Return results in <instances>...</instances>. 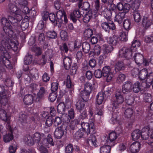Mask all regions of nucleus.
I'll return each mask as SVG.
<instances>
[{"instance_id": "6ab92c4d", "label": "nucleus", "mask_w": 153, "mask_h": 153, "mask_svg": "<svg viewBox=\"0 0 153 153\" xmlns=\"http://www.w3.org/2000/svg\"><path fill=\"white\" fill-rule=\"evenodd\" d=\"M125 16L124 13L119 12L116 14L114 18V21L117 22L119 24H121L123 19L125 18Z\"/></svg>"}, {"instance_id": "37998d69", "label": "nucleus", "mask_w": 153, "mask_h": 153, "mask_svg": "<svg viewBox=\"0 0 153 153\" xmlns=\"http://www.w3.org/2000/svg\"><path fill=\"white\" fill-rule=\"evenodd\" d=\"M47 36L51 39H55L57 37L56 33L54 31H48L46 32Z\"/></svg>"}, {"instance_id": "49530a36", "label": "nucleus", "mask_w": 153, "mask_h": 153, "mask_svg": "<svg viewBox=\"0 0 153 153\" xmlns=\"http://www.w3.org/2000/svg\"><path fill=\"white\" fill-rule=\"evenodd\" d=\"M0 100V103L3 105L5 106L7 104L8 102V99L7 97L6 94H5L1 96Z\"/></svg>"}, {"instance_id": "4d7b16f0", "label": "nucleus", "mask_w": 153, "mask_h": 153, "mask_svg": "<svg viewBox=\"0 0 153 153\" xmlns=\"http://www.w3.org/2000/svg\"><path fill=\"white\" fill-rule=\"evenodd\" d=\"M140 4V1L139 0H135L132 4V7L134 10H137L138 9Z\"/></svg>"}, {"instance_id": "473e14b6", "label": "nucleus", "mask_w": 153, "mask_h": 153, "mask_svg": "<svg viewBox=\"0 0 153 153\" xmlns=\"http://www.w3.org/2000/svg\"><path fill=\"white\" fill-rule=\"evenodd\" d=\"M148 71L146 69L141 70L139 73V77L140 79L144 80L146 78Z\"/></svg>"}, {"instance_id": "f3484780", "label": "nucleus", "mask_w": 153, "mask_h": 153, "mask_svg": "<svg viewBox=\"0 0 153 153\" xmlns=\"http://www.w3.org/2000/svg\"><path fill=\"white\" fill-rule=\"evenodd\" d=\"M115 70L116 71L124 70L126 65L122 61H118L114 64Z\"/></svg>"}, {"instance_id": "393cba45", "label": "nucleus", "mask_w": 153, "mask_h": 153, "mask_svg": "<svg viewBox=\"0 0 153 153\" xmlns=\"http://www.w3.org/2000/svg\"><path fill=\"white\" fill-rule=\"evenodd\" d=\"M144 57L142 54L137 53L134 56V59L137 64H142L143 62Z\"/></svg>"}, {"instance_id": "f257e3e1", "label": "nucleus", "mask_w": 153, "mask_h": 153, "mask_svg": "<svg viewBox=\"0 0 153 153\" xmlns=\"http://www.w3.org/2000/svg\"><path fill=\"white\" fill-rule=\"evenodd\" d=\"M44 134H26L25 136L24 140L26 144L28 146H31L35 143L37 144L38 149L41 153H48V149L45 147L42 142L43 140L46 139L42 138Z\"/></svg>"}, {"instance_id": "7ed1b4c3", "label": "nucleus", "mask_w": 153, "mask_h": 153, "mask_svg": "<svg viewBox=\"0 0 153 153\" xmlns=\"http://www.w3.org/2000/svg\"><path fill=\"white\" fill-rule=\"evenodd\" d=\"M2 36L0 42V51L1 47L4 51H6L7 53H9L8 50L11 49L14 51H17L18 42L13 41L12 38L7 37L6 36Z\"/></svg>"}, {"instance_id": "ea45409f", "label": "nucleus", "mask_w": 153, "mask_h": 153, "mask_svg": "<svg viewBox=\"0 0 153 153\" xmlns=\"http://www.w3.org/2000/svg\"><path fill=\"white\" fill-rule=\"evenodd\" d=\"M80 120L79 119H75L72 120L69 124L70 128H74L77 125L79 124Z\"/></svg>"}, {"instance_id": "4be33fe9", "label": "nucleus", "mask_w": 153, "mask_h": 153, "mask_svg": "<svg viewBox=\"0 0 153 153\" xmlns=\"http://www.w3.org/2000/svg\"><path fill=\"white\" fill-rule=\"evenodd\" d=\"M66 85L68 88H71V89L69 91V93L70 94L71 96H74V91L73 89L72 88L74 85L71 83L69 75H68L67 76Z\"/></svg>"}, {"instance_id": "a211bd4d", "label": "nucleus", "mask_w": 153, "mask_h": 153, "mask_svg": "<svg viewBox=\"0 0 153 153\" xmlns=\"http://www.w3.org/2000/svg\"><path fill=\"white\" fill-rule=\"evenodd\" d=\"M119 36L114 35L112 36L109 37L107 40L108 43L112 46H116L118 42Z\"/></svg>"}, {"instance_id": "13d9d810", "label": "nucleus", "mask_w": 153, "mask_h": 153, "mask_svg": "<svg viewBox=\"0 0 153 153\" xmlns=\"http://www.w3.org/2000/svg\"><path fill=\"white\" fill-rule=\"evenodd\" d=\"M60 36L63 40L65 41L68 39V35L67 32L62 30L60 33Z\"/></svg>"}, {"instance_id": "5701e85b", "label": "nucleus", "mask_w": 153, "mask_h": 153, "mask_svg": "<svg viewBox=\"0 0 153 153\" xmlns=\"http://www.w3.org/2000/svg\"><path fill=\"white\" fill-rule=\"evenodd\" d=\"M78 7L79 8H81L83 10L88 11L90 9V5L88 1H79L78 3Z\"/></svg>"}, {"instance_id": "a18cd8bd", "label": "nucleus", "mask_w": 153, "mask_h": 153, "mask_svg": "<svg viewBox=\"0 0 153 153\" xmlns=\"http://www.w3.org/2000/svg\"><path fill=\"white\" fill-rule=\"evenodd\" d=\"M133 110L131 108H128L125 110L124 115L125 117L127 118H130L133 113Z\"/></svg>"}, {"instance_id": "0e129e2a", "label": "nucleus", "mask_w": 153, "mask_h": 153, "mask_svg": "<svg viewBox=\"0 0 153 153\" xmlns=\"http://www.w3.org/2000/svg\"><path fill=\"white\" fill-rule=\"evenodd\" d=\"M27 117L22 113H20L19 115V120L22 123H26L27 121Z\"/></svg>"}, {"instance_id": "9b49d317", "label": "nucleus", "mask_w": 153, "mask_h": 153, "mask_svg": "<svg viewBox=\"0 0 153 153\" xmlns=\"http://www.w3.org/2000/svg\"><path fill=\"white\" fill-rule=\"evenodd\" d=\"M56 17L58 22L60 23H63V21L65 23L68 22L66 15L63 10H60L57 12Z\"/></svg>"}, {"instance_id": "dca6fc26", "label": "nucleus", "mask_w": 153, "mask_h": 153, "mask_svg": "<svg viewBox=\"0 0 153 153\" xmlns=\"http://www.w3.org/2000/svg\"><path fill=\"white\" fill-rule=\"evenodd\" d=\"M86 143L89 145L90 144L97 147L98 146V143L96 138L94 134H90L87 141Z\"/></svg>"}, {"instance_id": "39448f33", "label": "nucleus", "mask_w": 153, "mask_h": 153, "mask_svg": "<svg viewBox=\"0 0 153 153\" xmlns=\"http://www.w3.org/2000/svg\"><path fill=\"white\" fill-rule=\"evenodd\" d=\"M108 137H106L104 135L102 136L101 140V142H105V144L110 145L111 146H114L117 143L122 142L123 139V134H108Z\"/></svg>"}, {"instance_id": "603ef678", "label": "nucleus", "mask_w": 153, "mask_h": 153, "mask_svg": "<svg viewBox=\"0 0 153 153\" xmlns=\"http://www.w3.org/2000/svg\"><path fill=\"white\" fill-rule=\"evenodd\" d=\"M143 98L145 102H151L152 100L151 95L149 93H145L143 95Z\"/></svg>"}, {"instance_id": "c85d7f7f", "label": "nucleus", "mask_w": 153, "mask_h": 153, "mask_svg": "<svg viewBox=\"0 0 153 153\" xmlns=\"http://www.w3.org/2000/svg\"><path fill=\"white\" fill-rule=\"evenodd\" d=\"M67 128L65 126H61L56 128L55 131V133L59 134H66L69 132L67 131Z\"/></svg>"}, {"instance_id": "ddd939ff", "label": "nucleus", "mask_w": 153, "mask_h": 153, "mask_svg": "<svg viewBox=\"0 0 153 153\" xmlns=\"http://www.w3.org/2000/svg\"><path fill=\"white\" fill-rule=\"evenodd\" d=\"M117 9L120 11H123V13H128L131 9V6L130 4L126 3L123 4L120 2L117 4Z\"/></svg>"}, {"instance_id": "58836bf2", "label": "nucleus", "mask_w": 153, "mask_h": 153, "mask_svg": "<svg viewBox=\"0 0 153 153\" xmlns=\"http://www.w3.org/2000/svg\"><path fill=\"white\" fill-rule=\"evenodd\" d=\"M83 51L85 53H88L90 50V45L87 42H84L82 45Z\"/></svg>"}, {"instance_id": "f704fd0d", "label": "nucleus", "mask_w": 153, "mask_h": 153, "mask_svg": "<svg viewBox=\"0 0 153 153\" xmlns=\"http://www.w3.org/2000/svg\"><path fill=\"white\" fill-rule=\"evenodd\" d=\"M104 93L99 92L96 96V102L98 105L101 104L104 99Z\"/></svg>"}, {"instance_id": "3c124183", "label": "nucleus", "mask_w": 153, "mask_h": 153, "mask_svg": "<svg viewBox=\"0 0 153 153\" xmlns=\"http://www.w3.org/2000/svg\"><path fill=\"white\" fill-rule=\"evenodd\" d=\"M126 76L124 74H121L118 75L116 80L117 82L121 83L125 80Z\"/></svg>"}, {"instance_id": "6e6552de", "label": "nucleus", "mask_w": 153, "mask_h": 153, "mask_svg": "<svg viewBox=\"0 0 153 153\" xmlns=\"http://www.w3.org/2000/svg\"><path fill=\"white\" fill-rule=\"evenodd\" d=\"M133 52L131 51V48L123 47L119 51V56L121 57L129 59L131 57L132 53Z\"/></svg>"}, {"instance_id": "864d4df0", "label": "nucleus", "mask_w": 153, "mask_h": 153, "mask_svg": "<svg viewBox=\"0 0 153 153\" xmlns=\"http://www.w3.org/2000/svg\"><path fill=\"white\" fill-rule=\"evenodd\" d=\"M103 49L104 51L107 53H111L113 50V47L111 45H103Z\"/></svg>"}, {"instance_id": "052dcab7", "label": "nucleus", "mask_w": 153, "mask_h": 153, "mask_svg": "<svg viewBox=\"0 0 153 153\" xmlns=\"http://www.w3.org/2000/svg\"><path fill=\"white\" fill-rule=\"evenodd\" d=\"M109 22H104L102 23L101 26L105 31L109 32L110 30Z\"/></svg>"}, {"instance_id": "423d86ee", "label": "nucleus", "mask_w": 153, "mask_h": 153, "mask_svg": "<svg viewBox=\"0 0 153 153\" xmlns=\"http://www.w3.org/2000/svg\"><path fill=\"white\" fill-rule=\"evenodd\" d=\"M115 98L112 101V105L113 108L116 109L119 107L124 102V99L123 96L122 94L121 91L117 90L116 91L115 94Z\"/></svg>"}, {"instance_id": "c9c22d12", "label": "nucleus", "mask_w": 153, "mask_h": 153, "mask_svg": "<svg viewBox=\"0 0 153 153\" xmlns=\"http://www.w3.org/2000/svg\"><path fill=\"white\" fill-rule=\"evenodd\" d=\"M32 51L35 53V55L39 56L42 53V49L40 47L36 45L33 46L31 48Z\"/></svg>"}, {"instance_id": "6e6d98bb", "label": "nucleus", "mask_w": 153, "mask_h": 153, "mask_svg": "<svg viewBox=\"0 0 153 153\" xmlns=\"http://www.w3.org/2000/svg\"><path fill=\"white\" fill-rule=\"evenodd\" d=\"M49 18L52 23L56 22V24L58 23V20L56 19L55 15L53 13H51L49 14Z\"/></svg>"}, {"instance_id": "774afa93", "label": "nucleus", "mask_w": 153, "mask_h": 153, "mask_svg": "<svg viewBox=\"0 0 153 153\" xmlns=\"http://www.w3.org/2000/svg\"><path fill=\"white\" fill-rule=\"evenodd\" d=\"M74 150V148L72 145L69 144L65 148V152L66 153H72Z\"/></svg>"}, {"instance_id": "cd10ccee", "label": "nucleus", "mask_w": 153, "mask_h": 153, "mask_svg": "<svg viewBox=\"0 0 153 153\" xmlns=\"http://www.w3.org/2000/svg\"><path fill=\"white\" fill-rule=\"evenodd\" d=\"M111 149L110 145L107 144L101 146L100 148V153H110Z\"/></svg>"}, {"instance_id": "c03bdc74", "label": "nucleus", "mask_w": 153, "mask_h": 153, "mask_svg": "<svg viewBox=\"0 0 153 153\" xmlns=\"http://www.w3.org/2000/svg\"><path fill=\"white\" fill-rule=\"evenodd\" d=\"M92 89L93 87L91 83L87 82L85 84L84 91L91 93Z\"/></svg>"}, {"instance_id": "338daca9", "label": "nucleus", "mask_w": 153, "mask_h": 153, "mask_svg": "<svg viewBox=\"0 0 153 153\" xmlns=\"http://www.w3.org/2000/svg\"><path fill=\"white\" fill-rule=\"evenodd\" d=\"M94 75L96 78H100L103 76L102 71L99 69L95 71Z\"/></svg>"}, {"instance_id": "20e7f679", "label": "nucleus", "mask_w": 153, "mask_h": 153, "mask_svg": "<svg viewBox=\"0 0 153 153\" xmlns=\"http://www.w3.org/2000/svg\"><path fill=\"white\" fill-rule=\"evenodd\" d=\"M132 140H137L133 143L130 146V149L132 153H137L140 148V143L139 140L141 138L142 140H147L152 139L153 140V134H131Z\"/></svg>"}, {"instance_id": "e433bc0d", "label": "nucleus", "mask_w": 153, "mask_h": 153, "mask_svg": "<svg viewBox=\"0 0 153 153\" xmlns=\"http://www.w3.org/2000/svg\"><path fill=\"white\" fill-rule=\"evenodd\" d=\"M105 18L108 20L110 19L112 15V12L110 10L108 9H105L102 11Z\"/></svg>"}, {"instance_id": "2eb2a0df", "label": "nucleus", "mask_w": 153, "mask_h": 153, "mask_svg": "<svg viewBox=\"0 0 153 153\" xmlns=\"http://www.w3.org/2000/svg\"><path fill=\"white\" fill-rule=\"evenodd\" d=\"M81 125L82 128L79 130V131H81L82 130L83 131H86V130L88 131L89 130V131L88 133H91V134H94L95 133L94 129L92 127H91V128H89V125L88 123L83 122L81 123Z\"/></svg>"}, {"instance_id": "680f3d73", "label": "nucleus", "mask_w": 153, "mask_h": 153, "mask_svg": "<svg viewBox=\"0 0 153 153\" xmlns=\"http://www.w3.org/2000/svg\"><path fill=\"white\" fill-rule=\"evenodd\" d=\"M145 42L147 43H152L153 42V34H152L146 36Z\"/></svg>"}, {"instance_id": "8fccbe9b", "label": "nucleus", "mask_w": 153, "mask_h": 153, "mask_svg": "<svg viewBox=\"0 0 153 153\" xmlns=\"http://www.w3.org/2000/svg\"><path fill=\"white\" fill-rule=\"evenodd\" d=\"M131 24V21L128 19H125L123 22V27L126 30H128L130 29Z\"/></svg>"}, {"instance_id": "b1692460", "label": "nucleus", "mask_w": 153, "mask_h": 153, "mask_svg": "<svg viewBox=\"0 0 153 153\" xmlns=\"http://www.w3.org/2000/svg\"><path fill=\"white\" fill-rule=\"evenodd\" d=\"M101 51V48L99 45H95L94 48V51H91L89 54V57L93 56L95 54L99 55Z\"/></svg>"}, {"instance_id": "a878e982", "label": "nucleus", "mask_w": 153, "mask_h": 153, "mask_svg": "<svg viewBox=\"0 0 153 153\" xmlns=\"http://www.w3.org/2000/svg\"><path fill=\"white\" fill-rule=\"evenodd\" d=\"M33 96L31 94L26 95L24 98L23 101L25 104L27 105L32 104L33 101Z\"/></svg>"}, {"instance_id": "f03ea898", "label": "nucleus", "mask_w": 153, "mask_h": 153, "mask_svg": "<svg viewBox=\"0 0 153 153\" xmlns=\"http://www.w3.org/2000/svg\"><path fill=\"white\" fill-rule=\"evenodd\" d=\"M7 12L11 15H14L16 18L11 15H8L7 18L10 22L13 25H18V22L22 19V12L19 7H18L16 4L10 2L8 5Z\"/></svg>"}, {"instance_id": "69168bd1", "label": "nucleus", "mask_w": 153, "mask_h": 153, "mask_svg": "<svg viewBox=\"0 0 153 153\" xmlns=\"http://www.w3.org/2000/svg\"><path fill=\"white\" fill-rule=\"evenodd\" d=\"M120 39L121 41H126L127 40V34L123 32L120 33Z\"/></svg>"}, {"instance_id": "9d476101", "label": "nucleus", "mask_w": 153, "mask_h": 153, "mask_svg": "<svg viewBox=\"0 0 153 153\" xmlns=\"http://www.w3.org/2000/svg\"><path fill=\"white\" fill-rule=\"evenodd\" d=\"M3 30L5 33V34L1 33L0 37V42H1V39L2 37V35L6 36L7 37L11 38L13 37L14 36V33H13L12 29V27L10 25H7L4 26L3 27Z\"/></svg>"}, {"instance_id": "f8f14e48", "label": "nucleus", "mask_w": 153, "mask_h": 153, "mask_svg": "<svg viewBox=\"0 0 153 153\" xmlns=\"http://www.w3.org/2000/svg\"><path fill=\"white\" fill-rule=\"evenodd\" d=\"M132 83L131 82L128 81L125 82L122 86V92L124 94H129L132 90Z\"/></svg>"}, {"instance_id": "412c9836", "label": "nucleus", "mask_w": 153, "mask_h": 153, "mask_svg": "<svg viewBox=\"0 0 153 153\" xmlns=\"http://www.w3.org/2000/svg\"><path fill=\"white\" fill-rule=\"evenodd\" d=\"M30 19L27 16H25L23 19L21 25V28L22 30H24L28 27Z\"/></svg>"}, {"instance_id": "1a4fd4ad", "label": "nucleus", "mask_w": 153, "mask_h": 153, "mask_svg": "<svg viewBox=\"0 0 153 153\" xmlns=\"http://www.w3.org/2000/svg\"><path fill=\"white\" fill-rule=\"evenodd\" d=\"M103 76L106 78V81H111L114 76L112 72L111 71V69L110 66H105L103 67L102 70Z\"/></svg>"}, {"instance_id": "c756f323", "label": "nucleus", "mask_w": 153, "mask_h": 153, "mask_svg": "<svg viewBox=\"0 0 153 153\" xmlns=\"http://www.w3.org/2000/svg\"><path fill=\"white\" fill-rule=\"evenodd\" d=\"M10 117H8L6 111L3 109H0V118L5 122L10 120Z\"/></svg>"}, {"instance_id": "7c9ffc66", "label": "nucleus", "mask_w": 153, "mask_h": 153, "mask_svg": "<svg viewBox=\"0 0 153 153\" xmlns=\"http://www.w3.org/2000/svg\"><path fill=\"white\" fill-rule=\"evenodd\" d=\"M91 93L83 91L81 92L80 96L83 101H88L89 99L90 94Z\"/></svg>"}, {"instance_id": "4468645a", "label": "nucleus", "mask_w": 153, "mask_h": 153, "mask_svg": "<svg viewBox=\"0 0 153 153\" xmlns=\"http://www.w3.org/2000/svg\"><path fill=\"white\" fill-rule=\"evenodd\" d=\"M141 24L144 30L150 28L152 25L151 20L149 18L146 16H143L142 19Z\"/></svg>"}, {"instance_id": "4c0bfd02", "label": "nucleus", "mask_w": 153, "mask_h": 153, "mask_svg": "<svg viewBox=\"0 0 153 153\" xmlns=\"http://www.w3.org/2000/svg\"><path fill=\"white\" fill-rule=\"evenodd\" d=\"M93 35V31L90 28L86 29L84 33V35L87 39L90 38Z\"/></svg>"}, {"instance_id": "79ce46f5", "label": "nucleus", "mask_w": 153, "mask_h": 153, "mask_svg": "<svg viewBox=\"0 0 153 153\" xmlns=\"http://www.w3.org/2000/svg\"><path fill=\"white\" fill-rule=\"evenodd\" d=\"M134 20L136 22H139L141 20L140 15L137 10H134L133 13Z\"/></svg>"}, {"instance_id": "bb28decb", "label": "nucleus", "mask_w": 153, "mask_h": 153, "mask_svg": "<svg viewBox=\"0 0 153 153\" xmlns=\"http://www.w3.org/2000/svg\"><path fill=\"white\" fill-rule=\"evenodd\" d=\"M85 105V101L80 100H79L76 104V108L80 112L84 109Z\"/></svg>"}, {"instance_id": "09e8293b", "label": "nucleus", "mask_w": 153, "mask_h": 153, "mask_svg": "<svg viewBox=\"0 0 153 153\" xmlns=\"http://www.w3.org/2000/svg\"><path fill=\"white\" fill-rule=\"evenodd\" d=\"M140 83L137 81L134 84L132 89L134 92L137 93L140 90Z\"/></svg>"}, {"instance_id": "bf43d9fd", "label": "nucleus", "mask_w": 153, "mask_h": 153, "mask_svg": "<svg viewBox=\"0 0 153 153\" xmlns=\"http://www.w3.org/2000/svg\"><path fill=\"white\" fill-rule=\"evenodd\" d=\"M32 61V56L31 55L26 56L24 58V62L25 65H28L31 63Z\"/></svg>"}, {"instance_id": "72a5a7b5", "label": "nucleus", "mask_w": 153, "mask_h": 153, "mask_svg": "<svg viewBox=\"0 0 153 153\" xmlns=\"http://www.w3.org/2000/svg\"><path fill=\"white\" fill-rule=\"evenodd\" d=\"M94 7L97 11L98 13H102L103 9L102 6L100 5V0H94Z\"/></svg>"}, {"instance_id": "de8ad7c7", "label": "nucleus", "mask_w": 153, "mask_h": 153, "mask_svg": "<svg viewBox=\"0 0 153 153\" xmlns=\"http://www.w3.org/2000/svg\"><path fill=\"white\" fill-rule=\"evenodd\" d=\"M61 118L64 123L67 124L71 122V120L72 119L70 118V117H69L67 114H64L62 115Z\"/></svg>"}, {"instance_id": "5fc2aeb1", "label": "nucleus", "mask_w": 153, "mask_h": 153, "mask_svg": "<svg viewBox=\"0 0 153 153\" xmlns=\"http://www.w3.org/2000/svg\"><path fill=\"white\" fill-rule=\"evenodd\" d=\"M13 134H5L3 137L4 141L7 143L12 140L13 138Z\"/></svg>"}, {"instance_id": "a19ab883", "label": "nucleus", "mask_w": 153, "mask_h": 153, "mask_svg": "<svg viewBox=\"0 0 153 153\" xmlns=\"http://www.w3.org/2000/svg\"><path fill=\"white\" fill-rule=\"evenodd\" d=\"M65 106L63 103H60L57 106V111L59 114L62 115L64 114Z\"/></svg>"}, {"instance_id": "e2e57ef3", "label": "nucleus", "mask_w": 153, "mask_h": 153, "mask_svg": "<svg viewBox=\"0 0 153 153\" xmlns=\"http://www.w3.org/2000/svg\"><path fill=\"white\" fill-rule=\"evenodd\" d=\"M126 103L129 105H131L134 103V97L130 96L128 97H126L125 98Z\"/></svg>"}, {"instance_id": "0eeeda50", "label": "nucleus", "mask_w": 153, "mask_h": 153, "mask_svg": "<svg viewBox=\"0 0 153 153\" xmlns=\"http://www.w3.org/2000/svg\"><path fill=\"white\" fill-rule=\"evenodd\" d=\"M2 48L1 47L0 53L3 63L7 68L11 69L13 68V66L9 60V59L11 58V56L9 53H7L6 51H4Z\"/></svg>"}, {"instance_id": "aec40b11", "label": "nucleus", "mask_w": 153, "mask_h": 153, "mask_svg": "<svg viewBox=\"0 0 153 153\" xmlns=\"http://www.w3.org/2000/svg\"><path fill=\"white\" fill-rule=\"evenodd\" d=\"M63 61L65 69L66 70L69 69L72 63V58L69 56H65L64 58Z\"/></svg>"}, {"instance_id": "2f4dec72", "label": "nucleus", "mask_w": 153, "mask_h": 153, "mask_svg": "<svg viewBox=\"0 0 153 153\" xmlns=\"http://www.w3.org/2000/svg\"><path fill=\"white\" fill-rule=\"evenodd\" d=\"M140 45V41L137 40L133 41L131 48L132 51L135 52L137 51V47H139Z\"/></svg>"}]
</instances>
